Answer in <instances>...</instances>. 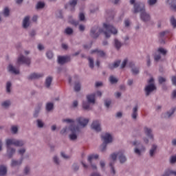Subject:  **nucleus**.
I'll list each match as a JSON object with an SVG mask.
<instances>
[{
    "mask_svg": "<svg viewBox=\"0 0 176 176\" xmlns=\"http://www.w3.org/2000/svg\"><path fill=\"white\" fill-rule=\"evenodd\" d=\"M23 163V160H21L20 161L17 160H12L11 163L12 167H16V166H20Z\"/></svg>",
    "mask_w": 176,
    "mask_h": 176,
    "instance_id": "nucleus-23",
    "label": "nucleus"
},
{
    "mask_svg": "<svg viewBox=\"0 0 176 176\" xmlns=\"http://www.w3.org/2000/svg\"><path fill=\"white\" fill-rule=\"evenodd\" d=\"M128 65L130 68H132L131 72L133 75H138V74H140V69H138V67H134V63L129 62Z\"/></svg>",
    "mask_w": 176,
    "mask_h": 176,
    "instance_id": "nucleus-13",
    "label": "nucleus"
},
{
    "mask_svg": "<svg viewBox=\"0 0 176 176\" xmlns=\"http://www.w3.org/2000/svg\"><path fill=\"white\" fill-rule=\"evenodd\" d=\"M8 169L5 166H0V176L6 175Z\"/></svg>",
    "mask_w": 176,
    "mask_h": 176,
    "instance_id": "nucleus-19",
    "label": "nucleus"
},
{
    "mask_svg": "<svg viewBox=\"0 0 176 176\" xmlns=\"http://www.w3.org/2000/svg\"><path fill=\"white\" fill-rule=\"evenodd\" d=\"M135 153H136L137 155H141V151H140V149L138 148H135Z\"/></svg>",
    "mask_w": 176,
    "mask_h": 176,
    "instance_id": "nucleus-63",
    "label": "nucleus"
},
{
    "mask_svg": "<svg viewBox=\"0 0 176 176\" xmlns=\"http://www.w3.org/2000/svg\"><path fill=\"white\" fill-rule=\"evenodd\" d=\"M100 86H102V82H96V87H100Z\"/></svg>",
    "mask_w": 176,
    "mask_h": 176,
    "instance_id": "nucleus-62",
    "label": "nucleus"
},
{
    "mask_svg": "<svg viewBox=\"0 0 176 176\" xmlns=\"http://www.w3.org/2000/svg\"><path fill=\"white\" fill-rule=\"evenodd\" d=\"M53 107H54L53 103H52V102L47 103V105H46L47 111H52L53 109Z\"/></svg>",
    "mask_w": 176,
    "mask_h": 176,
    "instance_id": "nucleus-31",
    "label": "nucleus"
},
{
    "mask_svg": "<svg viewBox=\"0 0 176 176\" xmlns=\"http://www.w3.org/2000/svg\"><path fill=\"white\" fill-rule=\"evenodd\" d=\"M114 42H115V47H116V49L119 50V49L122 47V43H120V41H119L116 38L114 40Z\"/></svg>",
    "mask_w": 176,
    "mask_h": 176,
    "instance_id": "nucleus-28",
    "label": "nucleus"
},
{
    "mask_svg": "<svg viewBox=\"0 0 176 176\" xmlns=\"http://www.w3.org/2000/svg\"><path fill=\"white\" fill-rule=\"evenodd\" d=\"M174 112H175V109H173L171 111H168L166 113V117L170 118V116H171L174 113Z\"/></svg>",
    "mask_w": 176,
    "mask_h": 176,
    "instance_id": "nucleus-41",
    "label": "nucleus"
},
{
    "mask_svg": "<svg viewBox=\"0 0 176 176\" xmlns=\"http://www.w3.org/2000/svg\"><path fill=\"white\" fill-rule=\"evenodd\" d=\"M10 87H12V83L10 82H8L6 85L7 93H10Z\"/></svg>",
    "mask_w": 176,
    "mask_h": 176,
    "instance_id": "nucleus-38",
    "label": "nucleus"
},
{
    "mask_svg": "<svg viewBox=\"0 0 176 176\" xmlns=\"http://www.w3.org/2000/svg\"><path fill=\"white\" fill-rule=\"evenodd\" d=\"M69 23H70V24H72L73 25H78L79 24V21H75L74 19H69Z\"/></svg>",
    "mask_w": 176,
    "mask_h": 176,
    "instance_id": "nucleus-39",
    "label": "nucleus"
},
{
    "mask_svg": "<svg viewBox=\"0 0 176 176\" xmlns=\"http://www.w3.org/2000/svg\"><path fill=\"white\" fill-rule=\"evenodd\" d=\"M43 8H45V3H42L41 1L37 3L36 9H43Z\"/></svg>",
    "mask_w": 176,
    "mask_h": 176,
    "instance_id": "nucleus-34",
    "label": "nucleus"
},
{
    "mask_svg": "<svg viewBox=\"0 0 176 176\" xmlns=\"http://www.w3.org/2000/svg\"><path fill=\"white\" fill-rule=\"evenodd\" d=\"M127 59H124L121 65V68L123 69L126 65H127Z\"/></svg>",
    "mask_w": 176,
    "mask_h": 176,
    "instance_id": "nucleus-48",
    "label": "nucleus"
},
{
    "mask_svg": "<svg viewBox=\"0 0 176 176\" xmlns=\"http://www.w3.org/2000/svg\"><path fill=\"white\" fill-rule=\"evenodd\" d=\"M168 3L171 2V8L176 12V0H168Z\"/></svg>",
    "mask_w": 176,
    "mask_h": 176,
    "instance_id": "nucleus-25",
    "label": "nucleus"
},
{
    "mask_svg": "<svg viewBox=\"0 0 176 176\" xmlns=\"http://www.w3.org/2000/svg\"><path fill=\"white\" fill-rule=\"evenodd\" d=\"M28 173H30V168H28V166H26L24 169V173L28 174Z\"/></svg>",
    "mask_w": 176,
    "mask_h": 176,
    "instance_id": "nucleus-58",
    "label": "nucleus"
},
{
    "mask_svg": "<svg viewBox=\"0 0 176 176\" xmlns=\"http://www.w3.org/2000/svg\"><path fill=\"white\" fill-rule=\"evenodd\" d=\"M18 64H26V65H30L31 64V59L26 58L25 56L21 55L17 60Z\"/></svg>",
    "mask_w": 176,
    "mask_h": 176,
    "instance_id": "nucleus-8",
    "label": "nucleus"
},
{
    "mask_svg": "<svg viewBox=\"0 0 176 176\" xmlns=\"http://www.w3.org/2000/svg\"><path fill=\"white\" fill-rule=\"evenodd\" d=\"M124 24L125 27H129V25H130V21H129V19L125 20Z\"/></svg>",
    "mask_w": 176,
    "mask_h": 176,
    "instance_id": "nucleus-59",
    "label": "nucleus"
},
{
    "mask_svg": "<svg viewBox=\"0 0 176 176\" xmlns=\"http://www.w3.org/2000/svg\"><path fill=\"white\" fill-rule=\"evenodd\" d=\"M30 26V16H25L23 21V28H28Z\"/></svg>",
    "mask_w": 176,
    "mask_h": 176,
    "instance_id": "nucleus-18",
    "label": "nucleus"
},
{
    "mask_svg": "<svg viewBox=\"0 0 176 176\" xmlns=\"http://www.w3.org/2000/svg\"><path fill=\"white\" fill-rule=\"evenodd\" d=\"M78 3V1L76 0H72L69 1V6H71V8H73V9H75V6H76V4Z\"/></svg>",
    "mask_w": 176,
    "mask_h": 176,
    "instance_id": "nucleus-29",
    "label": "nucleus"
},
{
    "mask_svg": "<svg viewBox=\"0 0 176 176\" xmlns=\"http://www.w3.org/2000/svg\"><path fill=\"white\" fill-rule=\"evenodd\" d=\"M19 131L17 126H12V131L14 134H16V133H17V131Z\"/></svg>",
    "mask_w": 176,
    "mask_h": 176,
    "instance_id": "nucleus-49",
    "label": "nucleus"
},
{
    "mask_svg": "<svg viewBox=\"0 0 176 176\" xmlns=\"http://www.w3.org/2000/svg\"><path fill=\"white\" fill-rule=\"evenodd\" d=\"M79 30H80V31H83V30H85V25H79Z\"/></svg>",
    "mask_w": 176,
    "mask_h": 176,
    "instance_id": "nucleus-64",
    "label": "nucleus"
},
{
    "mask_svg": "<svg viewBox=\"0 0 176 176\" xmlns=\"http://www.w3.org/2000/svg\"><path fill=\"white\" fill-rule=\"evenodd\" d=\"M68 61H71L69 56H58V64H65V63H68Z\"/></svg>",
    "mask_w": 176,
    "mask_h": 176,
    "instance_id": "nucleus-11",
    "label": "nucleus"
},
{
    "mask_svg": "<svg viewBox=\"0 0 176 176\" xmlns=\"http://www.w3.org/2000/svg\"><path fill=\"white\" fill-rule=\"evenodd\" d=\"M160 58H162V56H160V54L155 55V56H154L155 61H159V60H160Z\"/></svg>",
    "mask_w": 176,
    "mask_h": 176,
    "instance_id": "nucleus-53",
    "label": "nucleus"
},
{
    "mask_svg": "<svg viewBox=\"0 0 176 176\" xmlns=\"http://www.w3.org/2000/svg\"><path fill=\"white\" fill-rule=\"evenodd\" d=\"M94 53H96L97 56H99V57H104V56H105L104 51L94 50L91 52V54H94Z\"/></svg>",
    "mask_w": 176,
    "mask_h": 176,
    "instance_id": "nucleus-17",
    "label": "nucleus"
},
{
    "mask_svg": "<svg viewBox=\"0 0 176 176\" xmlns=\"http://www.w3.org/2000/svg\"><path fill=\"white\" fill-rule=\"evenodd\" d=\"M153 90H156V86L153 84H150L147 85L145 88V91H146V96H148L153 91Z\"/></svg>",
    "mask_w": 176,
    "mask_h": 176,
    "instance_id": "nucleus-12",
    "label": "nucleus"
},
{
    "mask_svg": "<svg viewBox=\"0 0 176 176\" xmlns=\"http://www.w3.org/2000/svg\"><path fill=\"white\" fill-rule=\"evenodd\" d=\"M65 133H67V127L63 128V129L60 131V134H65Z\"/></svg>",
    "mask_w": 176,
    "mask_h": 176,
    "instance_id": "nucleus-61",
    "label": "nucleus"
},
{
    "mask_svg": "<svg viewBox=\"0 0 176 176\" xmlns=\"http://www.w3.org/2000/svg\"><path fill=\"white\" fill-rule=\"evenodd\" d=\"M63 123H71L69 127L70 131L72 133L69 135V138L71 141H75L78 138L76 133H79V126H75V120L69 118L63 119L62 120Z\"/></svg>",
    "mask_w": 176,
    "mask_h": 176,
    "instance_id": "nucleus-4",
    "label": "nucleus"
},
{
    "mask_svg": "<svg viewBox=\"0 0 176 176\" xmlns=\"http://www.w3.org/2000/svg\"><path fill=\"white\" fill-rule=\"evenodd\" d=\"M120 60H117L113 64L109 65V67L110 68V69H113V68H118V67H119V65H120Z\"/></svg>",
    "mask_w": 176,
    "mask_h": 176,
    "instance_id": "nucleus-21",
    "label": "nucleus"
},
{
    "mask_svg": "<svg viewBox=\"0 0 176 176\" xmlns=\"http://www.w3.org/2000/svg\"><path fill=\"white\" fill-rule=\"evenodd\" d=\"M170 23L172 24V25L175 28L176 27V19L175 18H174V16H172L170 18Z\"/></svg>",
    "mask_w": 176,
    "mask_h": 176,
    "instance_id": "nucleus-40",
    "label": "nucleus"
},
{
    "mask_svg": "<svg viewBox=\"0 0 176 176\" xmlns=\"http://www.w3.org/2000/svg\"><path fill=\"white\" fill-rule=\"evenodd\" d=\"M2 107H3V108H8V107H9V105H10V101L9 100H6L5 102H3L1 104Z\"/></svg>",
    "mask_w": 176,
    "mask_h": 176,
    "instance_id": "nucleus-36",
    "label": "nucleus"
},
{
    "mask_svg": "<svg viewBox=\"0 0 176 176\" xmlns=\"http://www.w3.org/2000/svg\"><path fill=\"white\" fill-rule=\"evenodd\" d=\"M74 90H75V91H80V83L78 82V83L75 84Z\"/></svg>",
    "mask_w": 176,
    "mask_h": 176,
    "instance_id": "nucleus-37",
    "label": "nucleus"
},
{
    "mask_svg": "<svg viewBox=\"0 0 176 176\" xmlns=\"http://www.w3.org/2000/svg\"><path fill=\"white\" fill-rule=\"evenodd\" d=\"M157 148V146L156 145L152 146V148L150 150V156H153V155L155 154V151H156Z\"/></svg>",
    "mask_w": 176,
    "mask_h": 176,
    "instance_id": "nucleus-32",
    "label": "nucleus"
},
{
    "mask_svg": "<svg viewBox=\"0 0 176 176\" xmlns=\"http://www.w3.org/2000/svg\"><path fill=\"white\" fill-rule=\"evenodd\" d=\"M7 145V153L9 157H12L14 153H16V149L10 147V145H14L15 146H23L24 142L23 140H17L15 139H8L6 140Z\"/></svg>",
    "mask_w": 176,
    "mask_h": 176,
    "instance_id": "nucleus-2",
    "label": "nucleus"
},
{
    "mask_svg": "<svg viewBox=\"0 0 176 176\" xmlns=\"http://www.w3.org/2000/svg\"><path fill=\"white\" fill-rule=\"evenodd\" d=\"M103 28L104 30L100 29L98 26H95L91 30V36H92V38H98L100 34L103 32L106 38H110L111 34H113V35L118 34V30L111 25L104 23Z\"/></svg>",
    "mask_w": 176,
    "mask_h": 176,
    "instance_id": "nucleus-1",
    "label": "nucleus"
},
{
    "mask_svg": "<svg viewBox=\"0 0 176 176\" xmlns=\"http://www.w3.org/2000/svg\"><path fill=\"white\" fill-rule=\"evenodd\" d=\"M76 120L78 124L82 126V127H85V126H87V123H89V119L83 118L82 117L77 118Z\"/></svg>",
    "mask_w": 176,
    "mask_h": 176,
    "instance_id": "nucleus-10",
    "label": "nucleus"
},
{
    "mask_svg": "<svg viewBox=\"0 0 176 176\" xmlns=\"http://www.w3.org/2000/svg\"><path fill=\"white\" fill-rule=\"evenodd\" d=\"M175 162H176V155L172 156L170 157V163L173 164L175 163Z\"/></svg>",
    "mask_w": 176,
    "mask_h": 176,
    "instance_id": "nucleus-51",
    "label": "nucleus"
},
{
    "mask_svg": "<svg viewBox=\"0 0 176 176\" xmlns=\"http://www.w3.org/2000/svg\"><path fill=\"white\" fill-rule=\"evenodd\" d=\"M19 155H24L25 153V150L24 148H21L19 151Z\"/></svg>",
    "mask_w": 176,
    "mask_h": 176,
    "instance_id": "nucleus-57",
    "label": "nucleus"
},
{
    "mask_svg": "<svg viewBox=\"0 0 176 176\" xmlns=\"http://www.w3.org/2000/svg\"><path fill=\"white\" fill-rule=\"evenodd\" d=\"M172 83L174 85V86H176V76L172 77Z\"/></svg>",
    "mask_w": 176,
    "mask_h": 176,
    "instance_id": "nucleus-55",
    "label": "nucleus"
},
{
    "mask_svg": "<svg viewBox=\"0 0 176 176\" xmlns=\"http://www.w3.org/2000/svg\"><path fill=\"white\" fill-rule=\"evenodd\" d=\"M10 12V11L9 10V8H6L4 9L3 14H4L5 17H8V16H9Z\"/></svg>",
    "mask_w": 176,
    "mask_h": 176,
    "instance_id": "nucleus-42",
    "label": "nucleus"
},
{
    "mask_svg": "<svg viewBox=\"0 0 176 176\" xmlns=\"http://www.w3.org/2000/svg\"><path fill=\"white\" fill-rule=\"evenodd\" d=\"M87 100L88 102H82V108L84 109H89L90 108V103L94 104L96 102V94H93L87 96Z\"/></svg>",
    "mask_w": 176,
    "mask_h": 176,
    "instance_id": "nucleus-6",
    "label": "nucleus"
},
{
    "mask_svg": "<svg viewBox=\"0 0 176 176\" xmlns=\"http://www.w3.org/2000/svg\"><path fill=\"white\" fill-rule=\"evenodd\" d=\"M140 12V19L142 21H149L151 16L145 12V5L142 3H136L134 4L133 13H138Z\"/></svg>",
    "mask_w": 176,
    "mask_h": 176,
    "instance_id": "nucleus-3",
    "label": "nucleus"
},
{
    "mask_svg": "<svg viewBox=\"0 0 176 176\" xmlns=\"http://www.w3.org/2000/svg\"><path fill=\"white\" fill-rule=\"evenodd\" d=\"M65 32L67 35H71V34H72V32H74V30H72V28H67L65 29Z\"/></svg>",
    "mask_w": 176,
    "mask_h": 176,
    "instance_id": "nucleus-35",
    "label": "nucleus"
},
{
    "mask_svg": "<svg viewBox=\"0 0 176 176\" xmlns=\"http://www.w3.org/2000/svg\"><path fill=\"white\" fill-rule=\"evenodd\" d=\"M91 127L93 130H95V131H101V125L100 124V122L98 121H94L91 125Z\"/></svg>",
    "mask_w": 176,
    "mask_h": 176,
    "instance_id": "nucleus-9",
    "label": "nucleus"
},
{
    "mask_svg": "<svg viewBox=\"0 0 176 176\" xmlns=\"http://www.w3.org/2000/svg\"><path fill=\"white\" fill-rule=\"evenodd\" d=\"M167 34H168V31L162 32L160 34V38H163L164 36H166V35H167Z\"/></svg>",
    "mask_w": 176,
    "mask_h": 176,
    "instance_id": "nucleus-50",
    "label": "nucleus"
},
{
    "mask_svg": "<svg viewBox=\"0 0 176 176\" xmlns=\"http://www.w3.org/2000/svg\"><path fill=\"white\" fill-rule=\"evenodd\" d=\"M109 82L113 85V83H118V80L116 79V78H115V76H111L109 77Z\"/></svg>",
    "mask_w": 176,
    "mask_h": 176,
    "instance_id": "nucleus-30",
    "label": "nucleus"
},
{
    "mask_svg": "<svg viewBox=\"0 0 176 176\" xmlns=\"http://www.w3.org/2000/svg\"><path fill=\"white\" fill-rule=\"evenodd\" d=\"M89 67L93 69L94 68V60L92 58H89Z\"/></svg>",
    "mask_w": 176,
    "mask_h": 176,
    "instance_id": "nucleus-33",
    "label": "nucleus"
},
{
    "mask_svg": "<svg viewBox=\"0 0 176 176\" xmlns=\"http://www.w3.org/2000/svg\"><path fill=\"white\" fill-rule=\"evenodd\" d=\"M8 71L9 72L14 74L15 75H18V74H20V71L19 69H16V68H14V67H13V65H9Z\"/></svg>",
    "mask_w": 176,
    "mask_h": 176,
    "instance_id": "nucleus-16",
    "label": "nucleus"
},
{
    "mask_svg": "<svg viewBox=\"0 0 176 176\" xmlns=\"http://www.w3.org/2000/svg\"><path fill=\"white\" fill-rule=\"evenodd\" d=\"M54 163L56 164H59V162H58V158L56 157V156H55V157H54Z\"/></svg>",
    "mask_w": 176,
    "mask_h": 176,
    "instance_id": "nucleus-56",
    "label": "nucleus"
},
{
    "mask_svg": "<svg viewBox=\"0 0 176 176\" xmlns=\"http://www.w3.org/2000/svg\"><path fill=\"white\" fill-rule=\"evenodd\" d=\"M157 52L162 54V56H166V54H167V50L162 47L158 48Z\"/></svg>",
    "mask_w": 176,
    "mask_h": 176,
    "instance_id": "nucleus-27",
    "label": "nucleus"
},
{
    "mask_svg": "<svg viewBox=\"0 0 176 176\" xmlns=\"http://www.w3.org/2000/svg\"><path fill=\"white\" fill-rule=\"evenodd\" d=\"M61 156H62V157H63L64 159H69V156L65 155V154L64 153H61Z\"/></svg>",
    "mask_w": 176,
    "mask_h": 176,
    "instance_id": "nucleus-60",
    "label": "nucleus"
},
{
    "mask_svg": "<svg viewBox=\"0 0 176 176\" xmlns=\"http://www.w3.org/2000/svg\"><path fill=\"white\" fill-rule=\"evenodd\" d=\"M53 78L52 77H47L45 80V86L46 87H50V85H52V81Z\"/></svg>",
    "mask_w": 176,
    "mask_h": 176,
    "instance_id": "nucleus-24",
    "label": "nucleus"
},
{
    "mask_svg": "<svg viewBox=\"0 0 176 176\" xmlns=\"http://www.w3.org/2000/svg\"><path fill=\"white\" fill-rule=\"evenodd\" d=\"M94 159L97 160L98 159V155L96 154V155H91L88 157V162H89V163H91V160H93Z\"/></svg>",
    "mask_w": 176,
    "mask_h": 176,
    "instance_id": "nucleus-26",
    "label": "nucleus"
},
{
    "mask_svg": "<svg viewBox=\"0 0 176 176\" xmlns=\"http://www.w3.org/2000/svg\"><path fill=\"white\" fill-rule=\"evenodd\" d=\"M109 166L111 168V173H113V174L115 175V174L116 173V172L115 171V168H113V164H112V162H111L109 164Z\"/></svg>",
    "mask_w": 176,
    "mask_h": 176,
    "instance_id": "nucleus-47",
    "label": "nucleus"
},
{
    "mask_svg": "<svg viewBox=\"0 0 176 176\" xmlns=\"http://www.w3.org/2000/svg\"><path fill=\"white\" fill-rule=\"evenodd\" d=\"M43 76V74H36L33 73L28 76V79L32 80V79H39V78H42Z\"/></svg>",
    "mask_w": 176,
    "mask_h": 176,
    "instance_id": "nucleus-14",
    "label": "nucleus"
},
{
    "mask_svg": "<svg viewBox=\"0 0 176 176\" xmlns=\"http://www.w3.org/2000/svg\"><path fill=\"white\" fill-rule=\"evenodd\" d=\"M157 2V0H148V3L150 5V6H152V5H155Z\"/></svg>",
    "mask_w": 176,
    "mask_h": 176,
    "instance_id": "nucleus-45",
    "label": "nucleus"
},
{
    "mask_svg": "<svg viewBox=\"0 0 176 176\" xmlns=\"http://www.w3.org/2000/svg\"><path fill=\"white\" fill-rule=\"evenodd\" d=\"M159 83H160V85H162V83H164V82L166 81V79L163 77H159Z\"/></svg>",
    "mask_w": 176,
    "mask_h": 176,
    "instance_id": "nucleus-54",
    "label": "nucleus"
},
{
    "mask_svg": "<svg viewBox=\"0 0 176 176\" xmlns=\"http://www.w3.org/2000/svg\"><path fill=\"white\" fill-rule=\"evenodd\" d=\"M46 56L47 57V58H53V52H52V51H48L46 54Z\"/></svg>",
    "mask_w": 176,
    "mask_h": 176,
    "instance_id": "nucleus-43",
    "label": "nucleus"
},
{
    "mask_svg": "<svg viewBox=\"0 0 176 176\" xmlns=\"http://www.w3.org/2000/svg\"><path fill=\"white\" fill-rule=\"evenodd\" d=\"M101 138L104 142L100 146V151L104 152V151L107 149V144L112 142V135H111L109 133H105L104 135L101 136Z\"/></svg>",
    "mask_w": 176,
    "mask_h": 176,
    "instance_id": "nucleus-5",
    "label": "nucleus"
},
{
    "mask_svg": "<svg viewBox=\"0 0 176 176\" xmlns=\"http://www.w3.org/2000/svg\"><path fill=\"white\" fill-rule=\"evenodd\" d=\"M104 105L107 107V108H109V105H111V100H106L104 101Z\"/></svg>",
    "mask_w": 176,
    "mask_h": 176,
    "instance_id": "nucleus-46",
    "label": "nucleus"
},
{
    "mask_svg": "<svg viewBox=\"0 0 176 176\" xmlns=\"http://www.w3.org/2000/svg\"><path fill=\"white\" fill-rule=\"evenodd\" d=\"M137 112H138V106H135L133 109V113H132L133 119H137V116L138 115Z\"/></svg>",
    "mask_w": 176,
    "mask_h": 176,
    "instance_id": "nucleus-22",
    "label": "nucleus"
},
{
    "mask_svg": "<svg viewBox=\"0 0 176 176\" xmlns=\"http://www.w3.org/2000/svg\"><path fill=\"white\" fill-rule=\"evenodd\" d=\"M119 157V160L120 163H124L127 159L126 158V156L123 154L122 151L118 152L117 154L116 153H113L111 155V158L112 159L113 162H115L116 160V158Z\"/></svg>",
    "mask_w": 176,
    "mask_h": 176,
    "instance_id": "nucleus-7",
    "label": "nucleus"
},
{
    "mask_svg": "<svg viewBox=\"0 0 176 176\" xmlns=\"http://www.w3.org/2000/svg\"><path fill=\"white\" fill-rule=\"evenodd\" d=\"M176 175V171L168 169L165 171L162 176Z\"/></svg>",
    "mask_w": 176,
    "mask_h": 176,
    "instance_id": "nucleus-20",
    "label": "nucleus"
},
{
    "mask_svg": "<svg viewBox=\"0 0 176 176\" xmlns=\"http://www.w3.org/2000/svg\"><path fill=\"white\" fill-rule=\"evenodd\" d=\"M37 126L40 128L43 127V122L41 120H37Z\"/></svg>",
    "mask_w": 176,
    "mask_h": 176,
    "instance_id": "nucleus-44",
    "label": "nucleus"
},
{
    "mask_svg": "<svg viewBox=\"0 0 176 176\" xmlns=\"http://www.w3.org/2000/svg\"><path fill=\"white\" fill-rule=\"evenodd\" d=\"M79 19H80V21H83L85 20V14L80 13Z\"/></svg>",
    "mask_w": 176,
    "mask_h": 176,
    "instance_id": "nucleus-52",
    "label": "nucleus"
},
{
    "mask_svg": "<svg viewBox=\"0 0 176 176\" xmlns=\"http://www.w3.org/2000/svg\"><path fill=\"white\" fill-rule=\"evenodd\" d=\"M144 133H145L146 135H147V137H148V138H150L151 140H153V135H152V129H151L148 127H145Z\"/></svg>",
    "mask_w": 176,
    "mask_h": 176,
    "instance_id": "nucleus-15",
    "label": "nucleus"
}]
</instances>
